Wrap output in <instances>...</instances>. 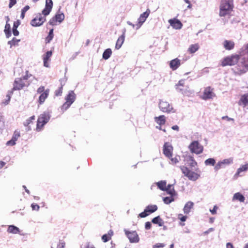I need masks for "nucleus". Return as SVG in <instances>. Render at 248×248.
Listing matches in <instances>:
<instances>
[{
  "instance_id": "nucleus-1",
  "label": "nucleus",
  "mask_w": 248,
  "mask_h": 248,
  "mask_svg": "<svg viewBox=\"0 0 248 248\" xmlns=\"http://www.w3.org/2000/svg\"><path fill=\"white\" fill-rule=\"evenodd\" d=\"M32 76V75L30 73L29 71L26 70L25 75L24 76L15 78L13 84V88L11 91L8 92L7 95L8 101L10 100L11 96L13 95L14 91L23 90L24 88L29 86L31 84V82L28 79Z\"/></svg>"
},
{
  "instance_id": "nucleus-2",
  "label": "nucleus",
  "mask_w": 248,
  "mask_h": 248,
  "mask_svg": "<svg viewBox=\"0 0 248 248\" xmlns=\"http://www.w3.org/2000/svg\"><path fill=\"white\" fill-rule=\"evenodd\" d=\"M53 7L52 0H46L45 8L42 14H38L35 18L31 21V25L33 27L40 26L46 21V16L49 14Z\"/></svg>"
},
{
  "instance_id": "nucleus-3",
  "label": "nucleus",
  "mask_w": 248,
  "mask_h": 248,
  "mask_svg": "<svg viewBox=\"0 0 248 248\" xmlns=\"http://www.w3.org/2000/svg\"><path fill=\"white\" fill-rule=\"evenodd\" d=\"M233 8V0H221L219 6V16H225L227 15H230Z\"/></svg>"
},
{
  "instance_id": "nucleus-4",
  "label": "nucleus",
  "mask_w": 248,
  "mask_h": 248,
  "mask_svg": "<svg viewBox=\"0 0 248 248\" xmlns=\"http://www.w3.org/2000/svg\"><path fill=\"white\" fill-rule=\"evenodd\" d=\"M240 60V56L238 54H232L224 58L221 61V66L225 67L227 66H233L238 62Z\"/></svg>"
},
{
  "instance_id": "nucleus-5",
  "label": "nucleus",
  "mask_w": 248,
  "mask_h": 248,
  "mask_svg": "<svg viewBox=\"0 0 248 248\" xmlns=\"http://www.w3.org/2000/svg\"><path fill=\"white\" fill-rule=\"evenodd\" d=\"M49 93V90L46 89L44 86L38 87L36 91V94H39L37 103L39 105H42L48 97Z\"/></svg>"
},
{
  "instance_id": "nucleus-6",
  "label": "nucleus",
  "mask_w": 248,
  "mask_h": 248,
  "mask_svg": "<svg viewBox=\"0 0 248 248\" xmlns=\"http://www.w3.org/2000/svg\"><path fill=\"white\" fill-rule=\"evenodd\" d=\"M50 116L49 114L44 113L40 115L38 118L36 130L37 132L42 130L44 126L49 121Z\"/></svg>"
},
{
  "instance_id": "nucleus-7",
  "label": "nucleus",
  "mask_w": 248,
  "mask_h": 248,
  "mask_svg": "<svg viewBox=\"0 0 248 248\" xmlns=\"http://www.w3.org/2000/svg\"><path fill=\"white\" fill-rule=\"evenodd\" d=\"M76 95L73 91H70L68 94L65 96V102L62 106L61 109L62 111L67 109L72 103L75 101Z\"/></svg>"
},
{
  "instance_id": "nucleus-8",
  "label": "nucleus",
  "mask_w": 248,
  "mask_h": 248,
  "mask_svg": "<svg viewBox=\"0 0 248 248\" xmlns=\"http://www.w3.org/2000/svg\"><path fill=\"white\" fill-rule=\"evenodd\" d=\"M180 168L183 173L190 180L194 181L197 180L200 177V174L190 170L186 167L181 166Z\"/></svg>"
},
{
  "instance_id": "nucleus-9",
  "label": "nucleus",
  "mask_w": 248,
  "mask_h": 248,
  "mask_svg": "<svg viewBox=\"0 0 248 248\" xmlns=\"http://www.w3.org/2000/svg\"><path fill=\"white\" fill-rule=\"evenodd\" d=\"M188 149L192 154L199 155L203 151V146L198 141H193L188 146Z\"/></svg>"
},
{
  "instance_id": "nucleus-10",
  "label": "nucleus",
  "mask_w": 248,
  "mask_h": 248,
  "mask_svg": "<svg viewBox=\"0 0 248 248\" xmlns=\"http://www.w3.org/2000/svg\"><path fill=\"white\" fill-rule=\"evenodd\" d=\"M150 13H151L150 10L149 9H148L145 12L141 14L140 15L139 18H138V23L136 25L132 24L131 23H130L129 22H128L127 23L128 25L131 26L133 28H136V29L138 30L141 27V26L142 25V24L146 21L147 18L149 16Z\"/></svg>"
},
{
  "instance_id": "nucleus-11",
  "label": "nucleus",
  "mask_w": 248,
  "mask_h": 248,
  "mask_svg": "<svg viewBox=\"0 0 248 248\" xmlns=\"http://www.w3.org/2000/svg\"><path fill=\"white\" fill-rule=\"evenodd\" d=\"M236 68V72L238 74H242L248 71V58H244Z\"/></svg>"
},
{
  "instance_id": "nucleus-12",
  "label": "nucleus",
  "mask_w": 248,
  "mask_h": 248,
  "mask_svg": "<svg viewBox=\"0 0 248 248\" xmlns=\"http://www.w3.org/2000/svg\"><path fill=\"white\" fill-rule=\"evenodd\" d=\"M158 209L156 205H149L146 207L144 211L140 213L139 216V217L144 218L149 216V215L155 212Z\"/></svg>"
},
{
  "instance_id": "nucleus-13",
  "label": "nucleus",
  "mask_w": 248,
  "mask_h": 248,
  "mask_svg": "<svg viewBox=\"0 0 248 248\" xmlns=\"http://www.w3.org/2000/svg\"><path fill=\"white\" fill-rule=\"evenodd\" d=\"M124 232H125V234L128 238L130 243H134L139 242L140 238L136 231H129L126 230H124Z\"/></svg>"
},
{
  "instance_id": "nucleus-14",
  "label": "nucleus",
  "mask_w": 248,
  "mask_h": 248,
  "mask_svg": "<svg viewBox=\"0 0 248 248\" xmlns=\"http://www.w3.org/2000/svg\"><path fill=\"white\" fill-rule=\"evenodd\" d=\"M64 19V15L62 13L58 12L55 16L51 18L48 22V23L52 25L55 26L57 24L61 23Z\"/></svg>"
},
{
  "instance_id": "nucleus-15",
  "label": "nucleus",
  "mask_w": 248,
  "mask_h": 248,
  "mask_svg": "<svg viewBox=\"0 0 248 248\" xmlns=\"http://www.w3.org/2000/svg\"><path fill=\"white\" fill-rule=\"evenodd\" d=\"M159 109L163 112L170 113L173 110L172 106L167 101L161 100L159 104Z\"/></svg>"
},
{
  "instance_id": "nucleus-16",
  "label": "nucleus",
  "mask_w": 248,
  "mask_h": 248,
  "mask_svg": "<svg viewBox=\"0 0 248 248\" xmlns=\"http://www.w3.org/2000/svg\"><path fill=\"white\" fill-rule=\"evenodd\" d=\"M173 148L168 142H165L163 146V153L166 157L170 158L172 156Z\"/></svg>"
},
{
  "instance_id": "nucleus-17",
  "label": "nucleus",
  "mask_w": 248,
  "mask_h": 248,
  "mask_svg": "<svg viewBox=\"0 0 248 248\" xmlns=\"http://www.w3.org/2000/svg\"><path fill=\"white\" fill-rule=\"evenodd\" d=\"M215 96L214 89L211 87H207L205 88L202 98L204 100H207L212 98Z\"/></svg>"
},
{
  "instance_id": "nucleus-18",
  "label": "nucleus",
  "mask_w": 248,
  "mask_h": 248,
  "mask_svg": "<svg viewBox=\"0 0 248 248\" xmlns=\"http://www.w3.org/2000/svg\"><path fill=\"white\" fill-rule=\"evenodd\" d=\"M168 22L173 28L176 30L180 29L183 26L181 22L175 18L169 19Z\"/></svg>"
},
{
  "instance_id": "nucleus-19",
  "label": "nucleus",
  "mask_w": 248,
  "mask_h": 248,
  "mask_svg": "<svg viewBox=\"0 0 248 248\" xmlns=\"http://www.w3.org/2000/svg\"><path fill=\"white\" fill-rule=\"evenodd\" d=\"M52 55V51H47L45 54L43 55V59L44 62V65L46 67H49L48 62L50 60V58Z\"/></svg>"
},
{
  "instance_id": "nucleus-20",
  "label": "nucleus",
  "mask_w": 248,
  "mask_h": 248,
  "mask_svg": "<svg viewBox=\"0 0 248 248\" xmlns=\"http://www.w3.org/2000/svg\"><path fill=\"white\" fill-rule=\"evenodd\" d=\"M181 65V61L178 58L170 61V67L172 70H176Z\"/></svg>"
},
{
  "instance_id": "nucleus-21",
  "label": "nucleus",
  "mask_w": 248,
  "mask_h": 248,
  "mask_svg": "<svg viewBox=\"0 0 248 248\" xmlns=\"http://www.w3.org/2000/svg\"><path fill=\"white\" fill-rule=\"evenodd\" d=\"M223 45L226 50H230L234 48L235 44L232 41L226 40L224 41Z\"/></svg>"
},
{
  "instance_id": "nucleus-22",
  "label": "nucleus",
  "mask_w": 248,
  "mask_h": 248,
  "mask_svg": "<svg viewBox=\"0 0 248 248\" xmlns=\"http://www.w3.org/2000/svg\"><path fill=\"white\" fill-rule=\"evenodd\" d=\"M125 38L124 32L117 39L116 45L115 48L117 49H119L122 46V45L124 43Z\"/></svg>"
},
{
  "instance_id": "nucleus-23",
  "label": "nucleus",
  "mask_w": 248,
  "mask_h": 248,
  "mask_svg": "<svg viewBox=\"0 0 248 248\" xmlns=\"http://www.w3.org/2000/svg\"><path fill=\"white\" fill-rule=\"evenodd\" d=\"M155 122L159 125H162L165 124L166 120L164 115H160L158 117H155Z\"/></svg>"
},
{
  "instance_id": "nucleus-24",
  "label": "nucleus",
  "mask_w": 248,
  "mask_h": 248,
  "mask_svg": "<svg viewBox=\"0 0 248 248\" xmlns=\"http://www.w3.org/2000/svg\"><path fill=\"white\" fill-rule=\"evenodd\" d=\"M248 170V163L242 165L240 168H238L234 177H235V178H237L241 172H242V171H246Z\"/></svg>"
},
{
  "instance_id": "nucleus-25",
  "label": "nucleus",
  "mask_w": 248,
  "mask_h": 248,
  "mask_svg": "<svg viewBox=\"0 0 248 248\" xmlns=\"http://www.w3.org/2000/svg\"><path fill=\"white\" fill-rule=\"evenodd\" d=\"M113 235V232L112 230H110L108 233L104 234L102 236V240L104 242H107L111 239L112 236Z\"/></svg>"
},
{
  "instance_id": "nucleus-26",
  "label": "nucleus",
  "mask_w": 248,
  "mask_h": 248,
  "mask_svg": "<svg viewBox=\"0 0 248 248\" xmlns=\"http://www.w3.org/2000/svg\"><path fill=\"white\" fill-rule=\"evenodd\" d=\"M152 222L154 224H157L159 227H162L164 225V221L159 216L153 218Z\"/></svg>"
},
{
  "instance_id": "nucleus-27",
  "label": "nucleus",
  "mask_w": 248,
  "mask_h": 248,
  "mask_svg": "<svg viewBox=\"0 0 248 248\" xmlns=\"http://www.w3.org/2000/svg\"><path fill=\"white\" fill-rule=\"evenodd\" d=\"M245 200V198L240 192H237V193H235L232 198L233 201L237 200L241 202H244Z\"/></svg>"
},
{
  "instance_id": "nucleus-28",
  "label": "nucleus",
  "mask_w": 248,
  "mask_h": 248,
  "mask_svg": "<svg viewBox=\"0 0 248 248\" xmlns=\"http://www.w3.org/2000/svg\"><path fill=\"white\" fill-rule=\"evenodd\" d=\"M176 86L177 89L182 91H186L188 88L187 86H185V81L184 80H180Z\"/></svg>"
},
{
  "instance_id": "nucleus-29",
  "label": "nucleus",
  "mask_w": 248,
  "mask_h": 248,
  "mask_svg": "<svg viewBox=\"0 0 248 248\" xmlns=\"http://www.w3.org/2000/svg\"><path fill=\"white\" fill-rule=\"evenodd\" d=\"M193 203L191 202H188L185 205L183 210L185 214H188L193 206Z\"/></svg>"
},
{
  "instance_id": "nucleus-30",
  "label": "nucleus",
  "mask_w": 248,
  "mask_h": 248,
  "mask_svg": "<svg viewBox=\"0 0 248 248\" xmlns=\"http://www.w3.org/2000/svg\"><path fill=\"white\" fill-rule=\"evenodd\" d=\"M199 48V45L198 44H195L191 45L188 48V52L192 54L196 52Z\"/></svg>"
},
{
  "instance_id": "nucleus-31",
  "label": "nucleus",
  "mask_w": 248,
  "mask_h": 248,
  "mask_svg": "<svg viewBox=\"0 0 248 248\" xmlns=\"http://www.w3.org/2000/svg\"><path fill=\"white\" fill-rule=\"evenodd\" d=\"M7 232L8 233L16 234L19 232V229L18 228L14 225H10L9 226Z\"/></svg>"
},
{
  "instance_id": "nucleus-32",
  "label": "nucleus",
  "mask_w": 248,
  "mask_h": 248,
  "mask_svg": "<svg viewBox=\"0 0 248 248\" xmlns=\"http://www.w3.org/2000/svg\"><path fill=\"white\" fill-rule=\"evenodd\" d=\"M4 32L7 38H9L11 36V26L10 24H6Z\"/></svg>"
},
{
  "instance_id": "nucleus-33",
  "label": "nucleus",
  "mask_w": 248,
  "mask_h": 248,
  "mask_svg": "<svg viewBox=\"0 0 248 248\" xmlns=\"http://www.w3.org/2000/svg\"><path fill=\"white\" fill-rule=\"evenodd\" d=\"M53 29H51L48 33V35L45 38L46 44L49 43L54 37Z\"/></svg>"
},
{
  "instance_id": "nucleus-34",
  "label": "nucleus",
  "mask_w": 248,
  "mask_h": 248,
  "mask_svg": "<svg viewBox=\"0 0 248 248\" xmlns=\"http://www.w3.org/2000/svg\"><path fill=\"white\" fill-rule=\"evenodd\" d=\"M187 161L188 164L191 167H195L197 165V163L194 159V157L191 155H189L187 157Z\"/></svg>"
},
{
  "instance_id": "nucleus-35",
  "label": "nucleus",
  "mask_w": 248,
  "mask_h": 248,
  "mask_svg": "<svg viewBox=\"0 0 248 248\" xmlns=\"http://www.w3.org/2000/svg\"><path fill=\"white\" fill-rule=\"evenodd\" d=\"M241 103L245 106L248 104V93L242 95L239 101V104Z\"/></svg>"
},
{
  "instance_id": "nucleus-36",
  "label": "nucleus",
  "mask_w": 248,
  "mask_h": 248,
  "mask_svg": "<svg viewBox=\"0 0 248 248\" xmlns=\"http://www.w3.org/2000/svg\"><path fill=\"white\" fill-rule=\"evenodd\" d=\"M166 182L165 181H160L156 183L158 188L162 191H165L166 189Z\"/></svg>"
},
{
  "instance_id": "nucleus-37",
  "label": "nucleus",
  "mask_w": 248,
  "mask_h": 248,
  "mask_svg": "<svg viewBox=\"0 0 248 248\" xmlns=\"http://www.w3.org/2000/svg\"><path fill=\"white\" fill-rule=\"evenodd\" d=\"M112 54V51L110 48L106 49L103 54V58L105 60L108 59Z\"/></svg>"
},
{
  "instance_id": "nucleus-38",
  "label": "nucleus",
  "mask_w": 248,
  "mask_h": 248,
  "mask_svg": "<svg viewBox=\"0 0 248 248\" xmlns=\"http://www.w3.org/2000/svg\"><path fill=\"white\" fill-rule=\"evenodd\" d=\"M165 191H167V192L171 196H173L175 193L173 186L171 185H168L167 186H166V189Z\"/></svg>"
},
{
  "instance_id": "nucleus-39",
  "label": "nucleus",
  "mask_w": 248,
  "mask_h": 248,
  "mask_svg": "<svg viewBox=\"0 0 248 248\" xmlns=\"http://www.w3.org/2000/svg\"><path fill=\"white\" fill-rule=\"evenodd\" d=\"M204 163L206 166H214L216 163V161L214 158H210L206 159Z\"/></svg>"
},
{
  "instance_id": "nucleus-40",
  "label": "nucleus",
  "mask_w": 248,
  "mask_h": 248,
  "mask_svg": "<svg viewBox=\"0 0 248 248\" xmlns=\"http://www.w3.org/2000/svg\"><path fill=\"white\" fill-rule=\"evenodd\" d=\"M35 119V116H32L28 120H26V121L24 123V125L25 126H29L32 123V120H34Z\"/></svg>"
},
{
  "instance_id": "nucleus-41",
  "label": "nucleus",
  "mask_w": 248,
  "mask_h": 248,
  "mask_svg": "<svg viewBox=\"0 0 248 248\" xmlns=\"http://www.w3.org/2000/svg\"><path fill=\"white\" fill-rule=\"evenodd\" d=\"M20 136V134L19 132L17 130H15L12 139L16 141Z\"/></svg>"
},
{
  "instance_id": "nucleus-42",
  "label": "nucleus",
  "mask_w": 248,
  "mask_h": 248,
  "mask_svg": "<svg viewBox=\"0 0 248 248\" xmlns=\"http://www.w3.org/2000/svg\"><path fill=\"white\" fill-rule=\"evenodd\" d=\"M63 87L62 85L55 92V95L56 96H61L62 93Z\"/></svg>"
},
{
  "instance_id": "nucleus-43",
  "label": "nucleus",
  "mask_w": 248,
  "mask_h": 248,
  "mask_svg": "<svg viewBox=\"0 0 248 248\" xmlns=\"http://www.w3.org/2000/svg\"><path fill=\"white\" fill-rule=\"evenodd\" d=\"M170 163L174 165L176 164L177 163H178L180 159V156H176L172 158V157H170Z\"/></svg>"
},
{
  "instance_id": "nucleus-44",
  "label": "nucleus",
  "mask_w": 248,
  "mask_h": 248,
  "mask_svg": "<svg viewBox=\"0 0 248 248\" xmlns=\"http://www.w3.org/2000/svg\"><path fill=\"white\" fill-rule=\"evenodd\" d=\"M233 161L232 159L229 158L224 159L222 161H221L223 165H229L231 163H232Z\"/></svg>"
},
{
  "instance_id": "nucleus-45",
  "label": "nucleus",
  "mask_w": 248,
  "mask_h": 248,
  "mask_svg": "<svg viewBox=\"0 0 248 248\" xmlns=\"http://www.w3.org/2000/svg\"><path fill=\"white\" fill-rule=\"evenodd\" d=\"M172 201H173V199L172 197H165L163 199L164 202L166 204L170 203Z\"/></svg>"
},
{
  "instance_id": "nucleus-46",
  "label": "nucleus",
  "mask_w": 248,
  "mask_h": 248,
  "mask_svg": "<svg viewBox=\"0 0 248 248\" xmlns=\"http://www.w3.org/2000/svg\"><path fill=\"white\" fill-rule=\"evenodd\" d=\"M20 40H17L16 38H13L11 41L8 42V44L14 46Z\"/></svg>"
},
{
  "instance_id": "nucleus-47",
  "label": "nucleus",
  "mask_w": 248,
  "mask_h": 248,
  "mask_svg": "<svg viewBox=\"0 0 248 248\" xmlns=\"http://www.w3.org/2000/svg\"><path fill=\"white\" fill-rule=\"evenodd\" d=\"M178 218L182 221H185L187 218V217L183 216L182 214H180L178 215Z\"/></svg>"
},
{
  "instance_id": "nucleus-48",
  "label": "nucleus",
  "mask_w": 248,
  "mask_h": 248,
  "mask_svg": "<svg viewBox=\"0 0 248 248\" xmlns=\"http://www.w3.org/2000/svg\"><path fill=\"white\" fill-rule=\"evenodd\" d=\"M223 165L222 164V163L221 162H219L217 163V164L215 166V170H219L220 168L223 167Z\"/></svg>"
},
{
  "instance_id": "nucleus-49",
  "label": "nucleus",
  "mask_w": 248,
  "mask_h": 248,
  "mask_svg": "<svg viewBox=\"0 0 248 248\" xmlns=\"http://www.w3.org/2000/svg\"><path fill=\"white\" fill-rule=\"evenodd\" d=\"M16 144V141L13 139H11V140L8 141L6 143V145L8 146H13Z\"/></svg>"
},
{
  "instance_id": "nucleus-50",
  "label": "nucleus",
  "mask_w": 248,
  "mask_h": 248,
  "mask_svg": "<svg viewBox=\"0 0 248 248\" xmlns=\"http://www.w3.org/2000/svg\"><path fill=\"white\" fill-rule=\"evenodd\" d=\"M65 242L63 241H60L57 245V248H64L65 247Z\"/></svg>"
},
{
  "instance_id": "nucleus-51",
  "label": "nucleus",
  "mask_w": 248,
  "mask_h": 248,
  "mask_svg": "<svg viewBox=\"0 0 248 248\" xmlns=\"http://www.w3.org/2000/svg\"><path fill=\"white\" fill-rule=\"evenodd\" d=\"M165 246V245L163 243H156L155 245L153 246V248H163Z\"/></svg>"
},
{
  "instance_id": "nucleus-52",
  "label": "nucleus",
  "mask_w": 248,
  "mask_h": 248,
  "mask_svg": "<svg viewBox=\"0 0 248 248\" xmlns=\"http://www.w3.org/2000/svg\"><path fill=\"white\" fill-rule=\"evenodd\" d=\"M31 206L32 209L33 210L38 211L40 208L38 204H35V203H32L31 204Z\"/></svg>"
},
{
  "instance_id": "nucleus-53",
  "label": "nucleus",
  "mask_w": 248,
  "mask_h": 248,
  "mask_svg": "<svg viewBox=\"0 0 248 248\" xmlns=\"http://www.w3.org/2000/svg\"><path fill=\"white\" fill-rule=\"evenodd\" d=\"M9 7L12 8L16 3V0H9Z\"/></svg>"
},
{
  "instance_id": "nucleus-54",
  "label": "nucleus",
  "mask_w": 248,
  "mask_h": 248,
  "mask_svg": "<svg viewBox=\"0 0 248 248\" xmlns=\"http://www.w3.org/2000/svg\"><path fill=\"white\" fill-rule=\"evenodd\" d=\"M20 24V22L19 20H17L16 21H15L13 24V28H16L17 29L18 27L19 26Z\"/></svg>"
},
{
  "instance_id": "nucleus-55",
  "label": "nucleus",
  "mask_w": 248,
  "mask_h": 248,
  "mask_svg": "<svg viewBox=\"0 0 248 248\" xmlns=\"http://www.w3.org/2000/svg\"><path fill=\"white\" fill-rule=\"evenodd\" d=\"M152 224L150 222H146L145 224V228L146 230H150L151 228Z\"/></svg>"
},
{
  "instance_id": "nucleus-56",
  "label": "nucleus",
  "mask_w": 248,
  "mask_h": 248,
  "mask_svg": "<svg viewBox=\"0 0 248 248\" xmlns=\"http://www.w3.org/2000/svg\"><path fill=\"white\" fill-rule=\"evenodd\" d=\"M217 209V207L216 205L214 206L213 209L212 210H210V212L212 213V214H213V215L216 214Z\"/></svg>"
},
{
  "instance_id": "nucleus-57",
  "label": "nucleus",
  "mask_w": 248,
  "mask_h": 248,
  "mask_svg": "<svg viewBox=\"0 0 248 248\" xmlns=\"http://www.w3.org/2000/svg\"><path fill=\"white\" fill-rule=\"evenodd\" d=\"M13 33L15 36H18L19 35V31L16 28H13Z\"/></svg>"
},
{
  "instance_id": "nucleus-58",
  "label": "nucleus",
  "mask_w": 248,
  "mask_h": 248,
  "mask_svg": "<svg viewBox=\"0 0 248 248\" xmlns=\"http://www.w3.org/2000/svg\"><path fill=\"white\" fill-rule=\"evenodd\" d=\"M29 9H30V6L28 5H26L22 9L21 11L26 13Z\"/></svg>"
},
{
  "instance_id": "nucleus-59",
  "label": "nucleus",
  "mask_w": 248,
  "mask_h": 248,
  "mask_svg": "<svg viewBox=\"0 0 248 248\" xmlns=\"http://www.w3.org/2000/svg\"><path fill=\"white\" fill-rule=\"evenodd\" d=\"M227 248H234L233 245L231 243H227L226 244Z\"/></svg>"
},
{
  "instance_id": "nucleus-60",
  "label": "nucleus",
  "mask_w": 248,
  "mask_h": 248,
  "mask_svg": "<svg viewBox=\"0 0 248 248\" xmlns=\"http://www.w3.org/2000/svg\"><path fill=\"white\" fill-rule=\"evenodd\" d=\"M171 128L174 130L179 131V127L178 125H173L171 127Z\"/></svg>"
},
{
  "instance_id": "nucleus-61",
  "label": "nucleus",
  "mask_w": 248,
  "mask_h": 248,
  "mask_svg": "<svg viewBox=\"0 0 248 248\" xmlns=\"http://www.w3.org/2000/svg\"><path fill=\"white\" fill-rule=\"evenodd\" d=\"M6 164V163L2 161H0V169H2L4 166Z\"/></svg>"
},
{
  "instance_id": "nucleus-62",
  "label": "nucleus",
  "mask_w": 248,
  "mask_h": 248,
  "mask_svg": "<svg viewBox=\"0 0 248 248\" xmlns=\"http://www.w3.org/2000/svg\"><path fill=\"white\" fill-rule=\"evenodd\" d=\"M227 119L228 121H230V120H233V119H232V118H229L227 116H223L222 117V119L224 120V119Z\"/></svg>"
},
{
  "instance_id": "nucleus-63",
  "label": "nucleus",
  "mask_w": 248,
  "mask_h": 248,
  "mask_svg": "<svg viewBox=\"0 0 248 248\" xmlns=\"http://www.w3.org/2000/svg\"><path fill=\"white\" fill-rule=\"evenodd\" d=\"M184 0L185 1V2L188 4L187 7L188 8H190L191 7V5L190 3V1L188 0Z\"/></svg>"
},
{
  "instance_id": "nucleus-64",
  "label": "nucleus",
  "mask_w": 248,
  "mask_h": 248,
  "mask_svg": "<svg viewBox=\"0 0 248 248\" xmlns=\"http://www.w3.org/2000/svg\"><path fill=\"white\" fill-rule=\"evenodd\" d=\"M23 187L25 189V191L28 193L30 194V191L27 188L26 186H23Z\"/></svg>"
}]
</instances>
